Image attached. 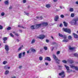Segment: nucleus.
I'll return each instance as SVG.
<instances>
[{"label":"nucleus","mask_w":78,"mask_h":78,"mask_svg":"<svg viewBox=\"0 0 78 78\" xmlns=\"http://www.w3.org/2000/svg\"><path fill=\"white\" fill-rule=\"evenodd\" d=\"M45 36L44 35H39V36L37 37V38H38L40 39H43L45 38Z\"/></svg>","instance_id":"obj_4"},{"label":"nucleus","mask_w":78,"mask_h":78,"mask_svg":"<svg viewBox=\"0 0 78 78\" xmlns=\"http://www.w3.org/2000/svg\"><path fill=\"white\" fill-rule=\"evenodd\" d=\"M10 35L11 36V37H14V35H13V34H12L10 33Z\"/></svg>","instance_id":"obj_35"},{"label":"nucleus","mask_w":78,"mask_h":78,"mask_svg":"<svg viewBox=\"0 0 78 78\" xmlns=\"http://www.w3.org/2000/svg\"><path fill=\"white\" fill-rule=\"evenodd\" d=\"M70 66L72 69H74L78 71V66H75L74 65H71Z\"/></svg>","instance_id":"obj_2"},{"label":"nucleus","mask_w":78,"mask_h":78,"mask_svg":"<svg viewBox=\"0 0 78 78\" xmlns=\"http://www.w3.org/2000/svg\"><path fill=\"white\" fill-rule=\"evenodd\" d=\"M63 23L65 27H67V25H68V23H66L65 21H64L63 22Z\"/></svg>","instance_id":"obj_20"},{"label":"nucleus","mask_w":78,"mask_h":78,"mask_svg":"<svg viewBox=\"0 0 78 78\" xmlns=\"http://www.w3.org/2000/svg\"><path fill=\"white\" fill-rule=\"evenodd\" d=\"M59 19V16H56L55 19L54 20L55 21H58V20Z\"/></svg>","instance_id":"obj_14"},{"label":"nucleus","mask_w":78,"mask_h":78,"mask_svg":"<svg viewBox=\"0 0 78 78\" xmlns=\"http://www.w3.org/2000/svg\"><path fill=\"white\" fill-rule=\"evenodd\" d=\"M70 64H73V61L71 60L70 61Z\"/></svg>","instance_id":"obj_42"},{"label":"nucleus","mask_w":78,"mask_h":78,"mask_svg":"<svg viewBox=\"0 0 78 78\" xmlns=\"http://www.w3.org/2000/svg\"><path fill=\"white\" fill-rule=\"evenodd\" d=\"M18 27H19L20 28H23V29H25V27H24L22 26H20V25H18Z\"/></svg>","instance_id":"obj_25"},{"label":"nucleus","mask_w":78,"mask_h":78,"mask_svg":"<svg viewBox=\"0 0 78 78\" xmlns=\"http://www.w3.org/2000/svg\"><path fill=\"white\" fill-rule=\"evenodd\" d=\"M76 4L77 5H78V2H76Z\"/></svg>","instance_id":"obj_64"},{"label":"nucleus","mask_w":78,"mask_h":78,"mask_svg":"<svg viewBox=\"0 0 78 78\" xmlns=\"http://www.w3.org/2000/svg\"><path fill=\"white\" fill-rule=\"evenodd\" d=\"M46 42H49V40H48V39H46Z\"/></svg>","instance_id":"obj_48"},{"label":"nucleus","mask_w":78,"mask_h":78,"mask_svg":"<svg viewBox=\"0 0 78 78\" xmlns=\"http://www.w3.org/2000/svg\"><path fill=\"white\" fill-rule=\"evenodd\" d=\"M69 40L68 39H64L62 41V42H68Z\"/></svg>","instance_id":"obj_23"},{"label":"nucleus","mask_w":78,"mask_h":78,"mask_svg":"<svg viewBox=\"0 0 78 78\" xmlns=\"http://www.w3.org/2000/svg\"><path fill=\"white\" fill-rule=\"evenodd\" d=\"M4 69H7V66H5L4 67Z\"/></svg>","instance_id":"obj_50"},{"label":"nucleus","mask_w":78,"mask_h":78,"mask_svg":"<svg viewBox=\"0 0 78 78\" xmlns=\"http://www.w3.org/2000/svg\"><path fill=\"white\" fill-rule=\"evenodd\" d=\"M54 50V47H52L51 49V51H53Z\"/></svg>","instance_id":"obj_59"},{"label":"nucleus","mask_w":78,"mask_h":78,"mask_svg":"<svg viewBox=\"0 0 78 78\" xmlns=\"http://www.w3.org/2000/svg\"><path fill=\"white\" fill-rule=\"evenodd\" d=\"M64 66L65 67H66V70H67V72H68V73H69L70 69H69V66H67V65H65Z\"/></svg>","instance_id":"obj_9"},{"label":"nucleus","mask_w":78,"mask_h":78,"mask_svg":"<svg viewBox=\"0 0 78 78\" xmlns=\"http://www.w3.org/2000/svg\"><path fill=\"white\" fill-rule=\"evenodd\" d=\"M61 17L62 18H64V16L63 15H61Z\"/></svg>","instance_id":"obj_45"},{"label":"nucleus","mask_w":78,"mask_h":78,"mask_svg":"<svg viewBox=\"0 0 78 78\" xmlns=\"http://www.w3.org/2000/svg\"><path fill=\"white\" fill-rule=\"evenodd\" d=\"M59 75L61 76L62 78H64L65 77V74H64V71L59 73Z\"/></svg>","instance_id":"obj_5"},{"label":"nucleus","mask_w":78,"mask_h":78,"mask_svg":"<svg viewBox=\"0 0 78 78\" xmlns=\"http://www.w3.org/2000/svg\"><path fill=\"white\" fill-rule=\"evenodd\" d=\"M74 55L75 56H76V57H78V54L76 53H75L74 54Z\"/></svg>","instance_id":"obj_26"},{"label":"nucleus","mask_w":78,"mask_h":78,"mask_svg":"<svg viewBox=\"0 0 78 78\" xmlns=\"http://www.w3.org/2000/svg\"><path fill=\"white\" fill-rule=\"evenodd\" d=\"M78 20L77 19H75L69 22V23L71 25H75L77 24V21H78Z\"/></svg>","instance_id":"obj_1"},{"label":"nucleus","mask_w":78,"mask_h":78,"mask_svg":"<svg viewBox=\"0 0 78 78\" xmlns=\"http://www.w3.org/2000/svg\"><path fill=\"white\" fill-rule=\"evenodd\" d=\"M22 53H21L19 54V55H18L19 57L18 58L19 59H20V58H22Z\"/></svg>","instance_id":"obj_18"},{"label":"nucleus","mask_w":78,"mask_h":78,"mask_svg":"<svg viewBox=\"0 0 78 78\" xmlns=\"http://www.w3.org/2000/svg\"><path fill=\"white\" fill-rule=\"evenodd\" d=\"M53 1L54 2H57L58 0H53Z\"/></svg>","instance_id":"obj_55"},{"label":"nucleus","mask_w":78,"mask_h":78,"mask_svg":"<svg viewBox=\"0 0 78 78\" xmlns=\"http://www.w3.org/2000/svg\"><path fill=\"white\" fill-rule=\"evenodd\" d=\"M75 16V14H74L73 13H72L71 14V16L72 17H73Z\"/></svg>","instance_id":"obj_31"},{"label":"nucleus","mask_w":78,"mask_h":78,"mask_svg":"<svg viewBox=\"0 0 78 78\" xmlns=\"http://www.w3.org/2000/svg\"><path fill=\"white\" fill-rule=\"evenodd\" d=\"M5 49L7 51H8L9 50V46L7 44L5 45Z\"/></svg>","instance_id":"obj_6"},{"label":"nucleus","mask_w":78,"mask_h":78,"mask_svg":"<svg viewBox=\"0 0 78 78\" xmlns=\"http://www.w3.org/2000/svg\"><path fill=\"white\" fill-rule=\"evenodd\" d=\"M69 49L70 50H73L75 49V47H71V46H69Z\"/></svg>","instance_id":"obj_12"},{"label":"nucleus","mask_w":78,"mask_h":78,"mask_svg":"<svg viewBox=\"0 0 78 78\" xmlns=\"http://www.w3.org/2000/svg\"><path fill=\"white\" fill-rule=\"evenodd\" d=\"M44 48L45 50H47V47H44Z\"/></svg>","instance_id":"obj_37"},{"label":"nucleus","mask_w":78,"mask_h":78,"mask_svg":"<svg viewBox=\"0 0 78 78\" xmlns=\"http://www.w3.org/2000/svg\"><path fill=\"white\" fill-rule=\"evenodd\" d=\"M63 30L64 31H65V32H67V33H70V32H71L70 29L67 28H63Z\"/></svg>","instance_id":"obj_3"},{"label":"nucleus","mask_w":78,"mask_h":78,"mask_svg":"<svg viewBox=\"0 0 78 78\" xmlns=\"http://www.w3.org/2000/svg\"><path fill=\"white\" fill-rule=\"evenodd\" d=\"M3 40L4 41V43H6L5 41H6V40H7V37H5L4 38Z\"/></svg>","instance_id":"obj_24"},{"label":"nucleus","mask_w":78,"mask_h":78,"mask_svg":"<svg viewBox=\"0 0 78 78\" xmlns=\"http://www.w3.org/2000/svg\"><path fill=\"white\" fill-rule=\"evenodd\" d=\"M10 69V67H8L7 66V69Z\"/></svg>","instance_id":"obj_58"},{"label":"nucleus","mask_w":78,"mask_h":78,"mask_svg":"<svg viewBox=\"0 0 78 78\" xmlns=\"http://www.w3.org/2000/svg\"><path fill=\"white\" fill-rule=\"evenodd\" d=\"M73 35L75 37V38H78V35L77 34H75V33H73Z\"/></svg>","instance_id":"obj_17"},{"label":"nucleus","mask_w":78,"mask_h":78,"mask_svg":"<svg viewBox=\"0 0 78 78\" xmlns=\"http://www.w3.org/2000/svg\"><path fill=\"white\" fill-rule=\"evenodd\" d=\"M62 62H63V63H65V64L67 63V61H66V60H63L62 61Z\"/></svg>","instance_id":"obj_36"},{"label":"nucleus","mask_w":78,"mask_h":78,"mask_svg":"<svg viewBox=\"0 0 78 78\" xmlns=\"http://www.w3.org/2000/svg\"><path fill=\"white\" fill-rule=\"evenodd\" d=\"M11 78H16V77L15 76H13L11 77Z\"/></svg>","instance_id":"obj_57"},{"label":"nucleus","mask_w":78,"mask_h":78,"mask_svg":"<svg viewBox=\"0 0 78 78\" xmlns=\"http://www.w3.org/2000/svg\"><path fill=\"white\" fill-rule=\"evenodd\" d=\"M41 23V25L43 27H46V26H47V25H48V23H47L43 22Z\"/></svg>","instance_id":"obj_8"},{"label":"nucleus","mask_w":78,"mask_h":78,"mask_svg":"<svg viewBox=\"0 0 78 78\" xmlns=\"http://www.w3.org/2000/svg\"><path fill=\"white\" fill-rule=\"evenodd\" d=\"M9 70H7L6 71H5V75H8V73H9Z\"/></svg>","instance_id":"obj_22"},{"label":"nucleus","mask_w":78,"mask_h":78,"mask_svg":"<svg viewBox=\"0 0 78 78\" xmlns=\"http://www.w3.org/2000/svg\"><path fill=\"white\" fill-rule=\"evenodd\" d=\"M11 27H8V28L7 29V30H11Z\"/></svg>","instance_id":"obj_39"},{"label":"nucleus","mask_w":78,"mask_h":78,"mask_svg":"<svg viewBox=\"0 0 78 78\" xmlns=\"http://www.w3.org/2000/svg\"><path fill=\"white\" fill-rule=\"evenodd\" d=\"M46 7L47 8H50V5L49 4L46 5Z\"/></svg>","instance_id":"obj_21"},{"label":"nucleus","mask_w":78,"mask_h":78,"mask_svg":"<svg viewBox=\"0 0 78 78\" xmlns=\"http://www.w3.org/2000/svg\"><path fill=\"white\" fill-rule=\"evenodd\" d=\"M41 25H42L41 23L40 24H37L36 25H35V28L36 29H37V28H40Z\"/></svg>","instance_id":"obj_7"},{"label":"nucleus","mask_w":78,"mask_h":78,"mask_svg":"<svg viewBox=\"0 0 78 78\" xmlns=\"http://www.w3.org/2000/svg\"><path fill=\"white\" fill-rule=\"evenodd\" d=\"M3 28V27L2 26L0 25V30H2Z\"/></svg>","instance_id":"obj_46"},{"label":"nucleus","mask_w":78,"mask_h":78,"mask_svg":"<svg viewBox=\"0 0 78 78\" xmlns=\"http://www.w3.org/2000/svg\"><path fill=\"white\" fill-rule=\"evenodd\" d=\"M26 2V0H23V2L24 3H25Z\"/></svg>","instance_id":"obj_52"},{"label":"nucleus","mask_w":78,"mask_h":78,"mask_svg":"<svg viewBox=\"0 0 78 78\" xmlns=\"http://www.w3.org/2000/svg\"><path fill=\"white\" fill-rule=\"evenodd\" d=\"M3 63V64H6V63H7V62L6 61H4Z\"/></svg>","instance_id":"obj_44"},{"label":"nucleus","mask_w":78,"mask_h":78,"mask_svg":"<svg viewBox=\"0 0 78 78\" xmlns=\"http://www.w3.org/2000/svg\"><path fill=\"white\" fill-rule=\"evenodd\" d=\"M16 41L17 42H19V40L18 39H17Z\"/></svg>","instance_id":"obj_62"},{"label":"nucleus","mask_w":78,"mask_h":78,"mask_svg":"<svg viewBox=\"0 0 78 78\" xmlns=\"http://www.w3.org/2000/svg\"><path fill=\"white\" fill-rule=\"evenodd\" d=\"M4 15H5L4 12H2L1 13V16H4Z\"/></svg>","instance_id":"obj_43"},{"label":"nucleus","mask_w":78,"mask_h":78,"mask_svg":"<svg viewBox=\"0 0 78 78\" xmlns=\"http://www.w3.org/2000/svg\"><path fill=\"white\" fill-rule=\"evenodd\" d=\"M39 59L40 61H42V57L40 56L39 57Z\"/></svg>","instance_id":"obj_33"},{"label":"nucleus","mask_w":78,"mask_h":78,"mask_svg":"<svg viewBox=\"0 0 78 78\" xmlns=\"http://www.w3.org/2000/svg\"><path fill=\"white\" fill-rule=\"evenodd\" d=\"M62 24H61L60 25H59V27H62Z\"/></svg>","instance_id":"obj_60"},{"label":"nucleus","mask_w":78,"mask_h":78,"mask_svg":"<svg viewBox=\"0 0 78 78\" xmlns=\"http://www.w3.org/2000/svg\"><path fill=\"white\" fill-rule=\"evenodd\" d=\"M45 64L46 66H48V63L47 62H46L45 63Z\"/></svg>","instance_id":"obj_51"},{"label":"nucleus","mask_w":78,"mask_h":78,"mask_svg":"<svg viewBox=\"0 0 78 78\" xmlns=\"http://www.w3.org/2000/svg\"><path fill=\"white\" fill-rule=\"evenodd\" d=\"M72 36L70 35L69 36H68V39H72Z\"/></svg>","instance_id":"obj_40"},{"label":"nucleus","mask_w":78,"mask_h":78,"mask_svg":"<svg viewBox=\"0 0 78 78\" xmlns=\"http://www.w3.org/2000/svg\"><path fill=\"white\" fill-rule=\"evenodd\" d=\"M58 35L60 37H63V35L60 33H59L58 34Z\"/></svg>","instance_id":"obj_28"},{"label":"nucleus","mask_w":78,"mask_h":78,"mask_svg":"<svg viewBox=\"0 0 78 78\" xmlns=\"http://www.w3.org/2000/svg\"><path fill=\"white\" fill-rule=\"evenodd\" d=\"M31 51H32V52H35V51H36V50H35V49H31Z\"/></svg>","instance_id":"obj_32"},{"label":"nucleus","mask_w":78,"mask_h":78,"mask_svg":"<svg viewBox=\"0 0 78 78\" xmlns=\"http://www.w3.org/2000/svg\"><path fill=\"white\" fill-rule=\"evenodd\" d=\"M69 11L70 12H72V11H73V8H71L70 9Z\"/></svg>","instance_id":"obj_29"},{"label":"nucleus","mask_w":78,"mask_h":78,"mask_svg":"<svg viewBox=\"0 0 78 78\" xmlns=\"http://www.w3.org/2000/svg\"><path fill=\"white\" fill-rule=\"evenodd\" d=\"M56 61H56V63H58V64H59V61H60V60L58 59L57 58V60Z\"/></svg>","instance_id":"obj_27"},{"label":"nucleus","mask_w":78,"mask_h":78,"mask_svg":"<svg viewBox=\"0 0 78 78\" xmlns=\"http://www.w3.org/2000/svg\"><path fill=\"white\" fill-rule=\"evenodd\" d=\"M25 54V52H24L23 53V56H24Z\"/></svg>","instance_id":"obj_47"},{"label":"nucleus","mask_w":78,"mask_h":78,"mask_svg":"<svg viewBox=\"0 0 78 78\" xmlns=\"http://www.w3.org/2000/svg\"><path fill=\"white\" fill-rule=\"evenodd\" d=\"M62 37H63L64 39H66L67 38V36L66 35H63Z\"/></svg>","instance_id":"obj_38"},{"label":"nucleus","mask_w":78,"mask_h":78,"mask_svg":"<svg viewBox=\"0 0 78 78\" xmlns=\"http://www.w3.org/2000/svg\"><path fill=\"white\" fill-rule=\"evenodd\" d=\"M60 53V52L59 51H58L57 52V55H59Z\"/></svg>","instance_id":"obj_49"},{"label":"nucleus","mask_w":78,"mask_h":78,"mask_svg":"<svg viewBox=\"0 0 78 78\" xmlns=\"http://www.w3.org/2000/svg\"><path fill=\"white\" fill-rule=\"evenodd\" d=\"M30 28H31V29H36V28L35 25L32 26Z\"/></svg>","instance_id":"obj_19"},{"label":"nucleus","mask_w":78,"mask_h":78,"mask_svg":"<svg viewBox=\"0 0 78 78\" xmlns=\"http://www.w3.org/2000/svg\"><path fill=\"white\" fill-rule=\"evenodd\" d=\"M13 33L15 34L16 36H19L20 34H18V33H16L15 31L13 32Z\"/></svg>","instance_id":"obj_15"},{"label":"nucleus","mask_w":78,"mask_h":78,"mask_svg":"<svg viewBox=\"0 0 78 78\" xmlns=\"http://www.w3.org/2000/svg\"><path fill=\"white\" fill-rule=\"evenodd\" d=\"M12 6H10L9 7V9H12Z\"/></svg>","instance_id":"obj_53"},{"label":"nucleus","mask_w":78,"mask_h":78,"mask_svg":"<svg viewBox=\"0 0 78 78\" xmlns=\"http://www.w3.org/2000/svg\"><path fill=\"white\" fill-rule=\"evenodd\" d=\"M22 47H20V48H19L18 49V51H20L21 50H22Z\"/></svg>","instance_id":"obj_34"},{"label":"nucleus","mask_w":78,"mask_h":78,"mask_svg":"<svg viewBox=\"0 0 78 78\" xmlns=\"http://www.w3.org/2000/svg\"><path fill=\"white\" fill-rule=\"evenodd\" d=\"M20 69H22V66H20L19 67Z\"/></svg>","instance_id":"obj_56"},{"label":"nucleus","mask_w":78,"mask_h":78,"mask_svg":"<svg viewBox=\"0 0 78 78\" xmlns=\"http://www.w3.org/2000/svg\"><path fill=\"white\" fill-rule=\"evenodd\" d=\"M4 3L5 5H9V1H5V2H4Z\"/></svg>","instance_id":"obj_16"},{"label":"nucleus","mask_w":78,"mask_h":78,"mask_svg":"<svg viewBox=\"0 0 78 78\" xmlns=\"http://www.w3.org/2000/svg\"><path fill=\"white\" fill-rule=\"evenodd\" d=\"M60 9H62V7L61 6H60Z\"/></svg>","instance_id":"obj_63"},{"label":"nucleus","mask_w":78,"mask_h":78,"mask_svg":"<svg viewBox=\"0 0 78 78\" xmlns=\"http://www.w3.org/2000/svg\"><path fill=\"white\" fill-rule=\"evenodd\" d=\"M52 56L55 61H57V60H58V58L56 57V55H55L53 54L52 55Z\"/></svg>","instance_id":"obj_11"},{"label":"nucleus","mask_w":78,"mask_h":78,"mask_svg":"<svg viewBox=\"0 0 78 78\" xmlns=\"http://www.w3.org/2000/svg\"><path fill=\"white\" fill-rule=\"evenodd\" d=\"M25 14L26 15H27V16H28L29 15V13L26 12H24Z\"/></svg>","instance_id":"obj_41"},{"label":"nucleus","mask_w":78,"mask_h":78,"mask_svg":"<svg viewBox=\"0 0 78 78\" xmlns=\"http://www.w3.org/2000/svg\"><path fill=\"white\" fill-rule=\"evenodd\" d=\"M45 60H47V61H51V59H50V58L49 57H46L44 58Z\"/></svg>","instance_id":"obj_10"},{"label":"nucleus","mask_w":78,"mask_h":78,"mask_svg":"<svg viewBox=\"0 0 78 78\" xmlns=\"http://www.w3.org/2000/svg\"><path fill=\"white\" fill-rule=\"evenodd\" d=\"M35 42V40L34 39H33L31 41V44H34Z\"/></svg>","instance_id":"obj_30"},{"label":"nucleus","mask_w":78,"mask_h":78,"mask_svg":"<svg viewBox=\"0 0 78 78\" xmlns=\"http://www.w3.org/2000/svg\"><path fill=\"white\" fill-rule=\"evenodd\" d=\"M19 31H20V33H22V30H19Z\"/></svg>","instance_id":"obj_61"},{"label":"nucleus","mask_w":78,"mask_h":78,"mask_svg":"<svg viewBox=\"0 0 78 78\" xmlns=\"http://www.w3.org/2000/svg\"><path fill=\"white\" fill-rule=\"evenodd\" d=\"M36 18L37 19H38V20H41V19H43V17L42 16H41L40 17L38 16H37L36 17Z\"/></svg>","instance_id":"obj_13"},{"label":"nucleus","mask_w":78,"mask_h":78,"mask_svg":"<svg viewBox=\"0 0 78 78\" xmlns=\"http://www.w3.org/2000/svg\"><path fill=\"white\" fill-rule=\"evenodd\" d=\"M59 69H62V66H59Z\"/></svg>","instance_id":"obj_54"}]
</instances>
